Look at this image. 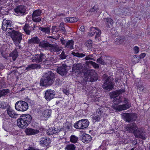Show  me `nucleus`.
I'll return each instance as SVG.
<instances>
[{
	"label": "nucleus",
	"instance_id": "nucleus-1",
	"mask_svg": "<svg viewBox=\"0 0 150 150\" xmlns=\"http://www.w3.org/2000/svg\"><path fill=\"white\" fill-rule=\"evenodd\" d=\"M55 78L54 74L52 71L45 73L40 80V85L43 86H51L54 83Z\"/></svg>",
	"mask_w": 150,
	"mask_h": 150
},
{
	"label": "nucleus",
	"instance_id": "nucleus-2",
	"mask_svg": "<svg viewBox=\"0 0 150 150\" xmlns=\"http://www.w3.org/2000/svg\"><path fill=\"white\" fill-rule=\"evenodd\" d=\"M32 117L28 114H22L17 120V125L20 128L25 129L31 122Z\"/></svg>",
	"mask_w": 150,
	"mask_h": 150
},
{
	"label": "nucleus",
	"instance_id": "nucleus-3",
	"mask_svg": "<svg viewBox=\"0 0 150 150\" xmlns=\"http://www.w3.org/2000/svg\"><path fill=\"white\" fill-rule=\"evenodd\" d=\"M113 79L110 76H108L106 74L103 75V84L102 86L103 89L108 91H110L114 88L112 81Z\"/></svg>",
	"mask_w": 150,
	"mask_h": 150
},
{
	"label": "nucleus",
	"instance_id": "nucleus-4",
	"mask_svg": "<svg viewBox=\"0 0 150 150\" xmlns=\"http://www.w3.org/2000/svg\"><path fill=\"white\" fill-rule=\"evenodd\" d=\"M84 80L86 82H93L98 79L96 74L94 72L87 71L84 74Z\"/></svg>",
	"mask_w": 150,
	"mask_h": 150
},
{
	"label": "nucleus",
	"instance_id": "nucleus-5",
	"mask_svg": "<svg viewBox=\"0 0 150 150\" xmlns=\"http://www.w3.org/2000/svg\"><path fill=\"white\" fill-rule=\"evenodd\" d=\"M15 107L16 110L20 111H26L28 108V103L23 100H19L16 102Z\"/></svg>",
	"mask_w": 150,
	"mask_h": 150
},
{
	"label": "nucleus",
	"instance_id": "nucleus-6",
	"mask_svg": "<svg viewBox=\"0 0 150 150\" xmlns=\"http://www.w3.org/2000/svg\"><path fill=\"white\" fill-rule=\"evenodd\" d=\"M123 102L125 103V104L119 105L117 107H114L113 108V109L115 110L116 111H120L126 110L130 107L131 105L129 103V100L128 99L125 98Z\"/></svg>",
	"mask_w": 150,
	"mask_h": 150
},
{
	"label": "nucleus",
	"instance_id": "nucleus-7",
	"mask_svg": "<svg viewBox=\"0 0 150 150\" xmlns=\"http://www.w3.org/2000/svg\"><path fill=\"white\" fill-rule=\"evenodd\" d=\"M13 41H18L20 43L22 39V34L18 31L12 30L11 32L8 31Z\"/></svg>",
	"mask_w": 150,
	"mask_h": 150
},
{
	"label": "nucleus",
	"instance_id": "nucleus-8",
	"mask_svg": "<svg viewBox=\"0 0 150 150\" xmlns=\"http://www.w3.org/2000/svg\"><path fill=\"white\" fill-rule=\"evenodd\" d=\"M122 117L124 120L128 122L136 120L137 118V114L133 113H123Z\"/></svg>",
	"mask_w": 150,
	"mask_h": 150
},
{
	"label": "nucleus",
	"instance_id": "nucleus-9",
	"mask_svg": "<svg viewBox=\"0 0 150 150\" xmlns=\"http://www.w3.org/2000/svg\"><path fill=\"white\" fill-rule=\"evenodd\" d=\"M83 66L81 64H74L72 67V71L73 74L78 75L83 73L84 74L82 70Z\"/></svg>",
	"mask_w": 150,
	"mask_h": 150
},
{
	"label": "nucleus",
	"instance_id": "nucleus-10",
	"mask_svg": "<svg viewBox=\"0 0 150 150\" xmlns=\"http://www.w3.org/2000/svg\"><path fill=\"white\" fill-rule=\"evenodd\" d=\"M55 95V91L52 90H47L45 93L44 98L47 101H50L54 98Z\"/></svg>",
	"mask_w": 150,
	"mask_h": 150
},
{
	"label": "nucleus",
	"instance_id": "nucleus-11",
	"mask_svg": "<svg viewBox=\"0 0 150 150\" xmlns=\"http://www.w3.org/2000/svg\"><path fill=\"white\" fill-rule=\"evenodd\" d=\"M14 10L15 14L17 16L23 15L26 14V7L23 6H18Z\"/></svg>",
	"mask_w": 150,
	"mask_h": 150
},
{
	"label": "nucleus",
	"instance_id": "nucleus-12",
	"mask_svg": "<svg viewBox=\"0 0 150 150\" xmlns=\"http://www.w3.org/2000/svg\"><path fill=\"white\" fill-rule=\"evenodd\" d=\"M68 67L66 64H62L57 68V72L63 76L67 74Z\"/></svg>",
	"mask_w": 150,
	"mask_h": 150
},
{
	"label": "nucleus",
	"instance_id": "nucleus-13",
	"mask_svg": "<svg viewBox=\"0 0 150 150\" xmlns=\"http://www.w3.org/2000/svg\"><path fill=\"white\" fill-rule=\"evenodd\" d=\"M46 57L45 55L42 53H40V54H36L33 57V61L36 62H40L45 59Z\"/></svg>",
	"mask_w": 150,
	"mask_h": 150
},
{
	"label": "nucleus",
	"instance_id": "nucleus-14",
	"mask_svg": "<svg viewBox=\"0 0 150 150\" xmlns=\"http://www.w3.org/2000/svg\"><path fill=\"white\" fill-rule=\"evenodd\" d=\"M138 129L137 128V126L135 123H130L127 125L126 127V129L129 132L133 133L135 134L136 133V131Z\"/></svg>",
	"mask_w": 150,
	"mask_h": 150
},
{
	"label": "nucleus",
	"instance_id": "nucleus-15",
	"mask_svg": "<svg viewBox=\"0 0 150 150\" xmlns=\"http://www.w3.org/2000/svg\"><path fill=\"white\" fill-rule=\"evenodd\" d=\"M62 47H60L57 45L55 44H51L49 49V50L51 52H56L58 53V54H59V52L62 50Z\"/></svg>",
	"mask_w": 150,
	"mask_h": 150
},
{
	"label": "nucleus",
	"instance_id": "nucleus-16",
	"mask_svg": "<svg viewBox=\"0 0 150 150\" xmlns=\"http://www.w3.org/2000/svg\"><path fill=\"white\" fill-rule=\"evenodd\" d=\"M6 109L7 113L10 117L15 119L17 118L18 115L16 114L15 111L11 108L10 106L8 105Z\"/></svg>",
	"mask_w": 150,
	"mask_h": 150
},
{
	"label": "nucleus",
	"instance_id": "nucleus-17",
	"mask_svg": "<svg viewBox=\"0 0 150 150\" xmlns=\"http://www.w3.org/2000/svg\"><path fill=\"white\" fill-rule=\"evenodd\" d=\"M135 136L136 137L140 138L143 140H145L146 138V133L139 129H138L136 131Z\"/></svg>",
	"mask_w": 150,
	"mask_h": 150
},
{
	"label": "nucleus",
	"instance_id": "nucleus-18",
	"mask_svg": "<svg viewBox=\"0 0 150 150\" xmlns=\"http://www.w3.org/2000/svg\"><path fill=\"white\" fill-rule=\"evenodd\" d=\"M125 90L124 89H120L117 90L115 91L110 93V95L111 98H115L118 97L119 95L122 94L125 92Z\"/></svg>",
	"mask_w": 150,
	"mask_h": 150
},
{
	"label": "nucleus",
	"instance_id": "nucleus-19",
	"mask_svg": "<svg viewBox=\"0 0 150 150\" xmlns=\"http://www.w3.org/2000/svg\"><path fill=\"white\" fill-rule=\"evenodd\" d=\"M62 131V129L57 127H52L47 131V133L49 135H53Z\"/></svg>",
	"mask_w": 150,
	"mask_h": 150
},
{
	"label": "nucleus",
	"instance_id": "nucleus-20",
	"mask_svg": "<svg viewBox=\"0 0 150 150\" xmlns=\"http://www.w3.org/2000/svg\"><path fill=\"white\" fill-rule=\"evenodd\" d=\"M103 20L106 27L107 28H110L112 27L114 22L112 18L108 17L104 18Z\"/></svg>",
	"mask_w": 150,
	"mask_h": 150
},
{
	"label": "nucleus",
	"instance_id": "nucleus-21",
	"mask_svg": "<svg viewBox=\"0 0 150 150\" xmlns=\"http://www.w3.org/2000/svg\"><path fill=\"white\" fill-rule=\"evenodd\" d=\"M26 134L28 135H31L36 134L39 132V131L37 129H33L28 128L25 130Z\"/></svg>",
	"mask_w": 150,
	"mask_h": 150
},
{
	"label": "nucleus",
	"instance_id": "nucleus-22",
	"mask_svg": "<svg viewBox=\"0 0 150 150\" xmlns=\"http://www.w3.org/2000/svg\"><path fill=\"white\" fill-rule=\"evenodd\" d=\"M50 143V141L49 138L47 137L42 138L41 139L40 141V144L44 147L47 146Z\"/></svg>",
	"mask_w": 150,
	"mask_h": 150
},
{
	"label": "nucleus",
	"instance_id": "nucleus-23",
	"mask_svg": "<svg viewBox=\"0 0 150 150\" xmlns=\"http://www.w3.org/2000/svg\"><path fill=\"white\" fill-rule=\"evenodd\" d=\"M92 138L91 135L86 134H83L81 137V140L83 143H87L91 140Z\"/></svg>",
	"mask_w": 150,
	"mask_h": 150
},
{
	"label": "nucleus",
	"instance_id": "nucleus-24",
	"mask_svg": "<svg viewBox=\"0 0 150 150\" xmlns=\"http://www.w3.org/2000/svg\"><path fill=\"white\" fill-rule=\"evenodd\" d=\"M51 45V44H50L47 41L42 40L40 41L39 46L42 48H47L49 49Z\"/></svg>",
	"mask_w": 150,
	"mask_h": 150
},
{
	"label": "nucleus",
	"instance_id": "nucleus-25",
	"mask_svg": "<svg viewBox=\"0 0 150 150\" xmlns=\"http://www.w3.org/2000/svg\"><path fill=\"white\" fill-rule=\"evenodd\" d=\"M40 42V40L37 36L33 37L28 41V44L32 43L39 44Z\"/></svg>",
	"mask_w": 150,
	"mask_h": 150
},
{
	"label": "nucleus",
	"instance_id": "nucleus-26",
	"mask_svg": "<svg viewBox=\"0 0 150 150\" xmlns=\"http://www.w3.org/2000/svg\"><path fill=\"white\" fill-rule=\"evenodd\" d=\"M40 67H41L40 65H38L36 64H33L28 65V67L26 68L25 70L28 71L31 69H40Z\"/></svg>",
	"mask_w": 150,
	"mask_h": 150
},
{
	"label": "nucleus",
	"instance_id": "nucleus-27",
	"mask_svg": "<svg viewBox=\"0 0 150 150\" xmlns=\"http://www.w3.org/2000/svg\"><path fill=\"white\" fill-rule=\"evenodd\" d=\"M51 114V110L50 109H47L43 112L42 116L43 117L48 118L50 117Z\"/></svg>",
	"mask_w": 150,
	"mask_h": 150
},
{
	"label": "nucleus",
	"instance_id": "nucleus-28",
	"mask_svg": "<svg viewBox=\"0 0 150 150\" xmlns=\"http://www.w3.org/2000/svg\"><path fill=\"white\" fill-rule=\"evenodd\" d=\"M74 41L72 40H69L67 42L65 47L69 49H74Z\"/></svg>",
	"mask_w": 150,
	"mask_h": 150
},
{
	"label": "nucleus",
	"instance_id": "nucleus-29",
	"mask_svg": "<svg viewBox=\"0 0 150 150\" xmlns=\"http://www.w3.org/2000/svg\"><path fill=\"white\" fill-rule=\"evenodd\" d=\"M18 56V53L16 49H15L14 51L9 54V56L12 57L13 60L15 61Z\"/></svg>",
	"mask_w": 150,
	"mask_h": 150
},
{
	"label": "nucleus",
	"instance_id": "nucleus-30",
	"mask_svg": "<svg viewBox=\"0 0 150 150\" xmlns=\"http://www.w3.org/2000/svg\"><path fill=\"white\" fill-rule=\"evenodd\" d=\"M85 64H86V65L88 66H89V64H91V65L93 66V67L95 69L99 68V65L98 64L92 61H86L85 62Z\"/></svg>",
	"mask_w": 150,
	"mask_h": 150
},
{
	"label": "nucleus",
	"instance_id": "nucleus-31",
	"mask_svg": "<svg viewBox=\"0 0 150 150\" xmlns=\"http://www.w3.org/2000/svg\"><path fill=\"white\" fill-rule=\"evenodd\" d=\"M83 121V119L80 120L77 122L74 125V127L79 129H82V121Z\"/></svg>",
	"mask_w": 150,
	"mask_h": 150
},
{
	"label": "nucleus",
	"instance_id": "nucleus-32",
	"mask_svg": "<svg viewBox=\"0 0 150 150\" xmlns=\"http://www.w3.org/2000/svg\"><path fill=\"white\" fill-rule=\"evenodd\" d=\"M122 99L121 96L117 97L114 98L113 102L115 105H118L122 102Z\"/></svg>",
	"mask_w": 150,
	"mask_h": 150
},
{
	"label": "nucleus",
	"instance_id": "nucleus-33",
	"mask_svg": "<svg viewBox=\"0 0 150 150\" xmlns=\"http://www.w3.org/2000/svg\"><path fill=\"white\" fill-rule=\"evenodd\" d=\"M50 27L43 28L42 27H39V29L40 30L46 34H49L50 33Z\"/></svg>",
	"mask_w": 150,
	"mask_h": 150
},
{
	"label": "nucleus",
	"instance_id": "nucleus-34",
	"mask_svg": "<svg viewBox=\"0 0 150 150\" xmlns=\"http://www.w3.org/2000/svg\"><path fill=\"white\" fill-rule=\"evenodd\" d=\"M59 30L61 31L62 32L63 34H65L67 31L65 28L64 25L63 23H61L59 27V28H57Z\"/></svg>",
	"mask_w": 150,
	"mask_h": 150
},
{
	"label": "nucleus",
	"instance_id": "nucleus-35",
	"mask_svg": "<svg viewBox=\"0 0 150 150\" xmlns=\"http://www.w3.org/2000/svg\"><path fill=\"white\" fill-rule=\"evenodd\" d=\"M125 40V39L124 38L120 36H118L116 39L115 43L117 45L123 43Z\"/></svg>",
	"mask_w": 150,
	"mask_h": 150
},
{
	"label": "nucleus",
	"instance_id": "nucleus-36",
	"mask_svg": "<svg viewBox=\"0 0 150 150\" xmlns=\"http://www.w3.org/2000/svg\"><path fill=\"white\" fill-rule=\"evenodd\" d=\"M82 121V129L87 128L89 125V122L87 119H83Z\"/></svg>",
	"mask_w": 150,
	"mask_h": 150
},
{
	"label": "nucleus",
	"instance_id": "nucleus-37",
	"mask_svg": "<svg viewBox=\"0 0 150 150\" xmlns=\"http://www.w3.org/2000/svg\"><path fill=\"white\" fill-rule=\"evenodd\" d=\"M10 91L8 89H3L1 90H0V98L7 95V94L10 92Z\"/></svg>",
	"mask_w": 150,
	"mask_h": 150
},
{
	"label": "nucleus",
	"instance_id": "nucleus-38",
	"mask_svg": "<svg viewBox=\"0 0 150 150\" xmlns=\"http://www.w3.org/2000/svg\"><path fill=\"white\" fill-rule=\"evenodd\" d=\"M76 146L73 144H71L67 145L65 148L66 150H75Z\"/></svg>",
	"mask_w": 150,
	"mask_h": 150
},
{
	"label": "nucleus",
	"instance_id": "nucleus-39",
	"mask_svg": "<svg viewBox=\"0 0 150 150\" xmlns=\"http://www.w3.org/2000/svg\"><path fill=\"white\" fill-rule=\"evenodd\" d=\"M71 54L74 56L79 58H82L86 56V55L83 53H79L78 52H73Z\"/></svg>",
	"mask_w": 150,
	"mask_h": 150
},
{
	"label": "nucleus",
	"instance_id": "nucleus-40",
	"mask_svg": "<svg viewBox=\"0 0 150 150\" xmlns=\"http://www.w3.org/2000/svg\"><path fill=\"white\" fill-rule=\"evenodd\" d=\"M67 56V55L65 54V52L63 50L62 51L61 54L59 55V59L61 60L66 59Z\"/></svg>",
	"mask_w": 150,
	"mask_h": 150
},
{
	"label": "nucleus",
	"instance_id": "nucleus-41",
	"mask_svg": "<svg viewBox=\"0 0 150 150\" xmlns=\"http://www.w3.org/2000/svg\"><path fill=\"white\" fill-rule=\"evenodd\" d=\"M85 45L88 49H90L92 45V41L91 40H89L85 42Z\"/></svg>",
	"mask_w": 150,
	"mask_h": 150
},
{
	"label": "nucleus",
	"instance_id": "nucleus-42",
	"mask_svg": "<svg viewBox=\"0 0 150 150\" xmlns=\"http://www.w3.org/2000/svg\"><path fill=\"white\" fill-rule=\"evenodd\" d=\"M78 140V138L74 135H71L70 137V141L72 143H76Z\"/></svg>",
	"mask_w": 150,
	"mask_h": 150
},
{
	"label": "nucleus",
	"instance_id": "nucleus-43",
	"mask_svg": "<svg viewBox=\"0 0 150 150\" xmlns=\"http://www.w3.org/2000/svg\"><path fill=\"white\" fill-rule=\"evenodd\" d=\"M128 11L127 9L124 8L120 9L119 11V14L120 16L126 15L127 12Z\"/></svg>",
	"mask_w": 150,
	"mask_h": 150
},
{
	"label": "nucleus",
	"instance_id": "nucleus-44",
	"mask_svg": "<svg viewBox=\"0 0 150 150\" xmlns=\"http://www.w3.org/2000/svg\"><path fill=\"white\" fill-rule=\"evenodd\" d=\"M96 28L91 27L90 28L89 35L91 36H93L95 34Z\"/></svg>",
	"mask_w": 150,
	"mask_h": 150
},
{
	"label": "nucleus",
	"instance_id": "nucleus-45",
	"mask_svg": "<svg viewBox=\"0 0 150 150\" xmlns=\"http://www.w3.org/2000/svg\"><path fill=\"white\" fill-rule=\"evenodd\" d=\"M41 13L40 10H36L33 12L32 16H34V18L35 16H39L41 15Z\"/></svg>",
	"mask_w": 150,
	"mask_h": 150
},
{
	"label": "nucleus",
	"instance_id": "nucleus-46",
	"mask_svg": "<svg viewBox=\"0 0 150 150\" xmlns=\"http://www.w3.org/2000/svg\"><path fill=\"white\" fill-rule=\"evenodd\" d=\"M140 59L139 57H138L137 55H135L133 56L132 58L133 62H134L135 63L139 62Z\"/></svg>",
	"mask_w": 150,
	"mask_h": 150
},
{
	"label": "nucleus",
	"instance_id": "nucleus-47",
	"mask_svg": "<svg viewBox=\"0 0 150 150\" xmlns=\"http://www.w3.org/2000/svg\"><path fill=\"white\" fill-rule=\"evenodd\" d=\"M8 106V105L7 103L4 102H2L0 101V108L3 109L6 108Z\"/></svg>",
	"mask_w": 150,
	"mask_h": 150
},
{
	"label": "nucleus",
	"instance_id": "nucleus-48",
	"mask_svg": "<svg viewBox=\"0 0 150 150\" xmlns=\"http://www.w3.org/2000/svg\"><path fill=\"white\" fill-rule=\"evenodd\" d=\"M32 19L33 21L35 22H39L41 21V18L38 16H35L34 18V16H32Z\"/></svg>",
	"mask_w": 150,
	"mask_h": 150
},
{
	"label": "nucleus",
	"instance_id": "nucleus-49",
	"mask_svg": "<svg viewBox=\"0 0 150 150\" xmlns=\"http://www.w3.org/2000/svg\"><path fill=\"white\" fill-rule=\"evenodd\" d=\"M95 33H96V35L95 36V39H96L100 37L101 33V31L99 29L96 28Z\"/></svg>",
	"mask_w": 150,
	"mask_h": 150
},
{
	"label": "nucleus",
	"instance_id": "nucleus-50",
	"mask_svg": "<svg viewBox=\"0 0 150 150\" xmlns=\"http://www.w3.org/2000/svg\"><path fill=\"white\" fill-rule=\"evenodd\" d=\"M96 62L98 63H99L102 65L106 64V63L105 62L104 60L101 57H100L97 59L96 60Z\"/></svg>",
	"mask_w": 150,
	"mask_h": 150
},
{
	"label": "nucleus",
	"instance_id": "nucleus-51",
	"mask_svg": "<svg viewBox=\"0 0 150 150\" xmlns=\"http://www.w3.org/2000/svg\"><path fill=\"white\" fill-rule=\"evenodd\" d=\"M71 127V124L70 123H67V126L66 127H63L62 128V129L63 130H69L70 129V127Z\"/></svg>",
	"mask_w": 150,
	"mask_h": 150
},
{
	"label": "nucleus",
	"instance_id": "nucleus-52",
	"mask_svg": "<svg viewBox=\"0 0 150 150\" xmlns=\"http://www.w3.org/2000/svg\"><path fill=\"white\" fill-rule=\"evenodd\" d=\"M42 64L46 66L49 65L50 64V62L49 60L46 59H45V60H43L42 62Z\"/></svg>",
	"mask_w": 150,
	"mask_h": 150
},
{
	"label": "nucleus",
	"instance_id": "nucleus-53",
	"mask_svg": "<svg viewBox=\"0 0 150 150\" xmlns=\"http://www.w3.org/2000/svg\"><path fill=\"white\" fill-rule=\"evenodd\" d=\"M69 23H74L77 22L78 21V19L75 17H69Z\"/></svg>",
	"mask_w": 150,
	"mask_h": 150
},
{
	"label": "nucleus",
	"instance_id": "nucleus-54",
	"mask_svg": "<svg viewBox=\"0 0 150 150\" xmlns=\"http://www.w3.org/2000/svg\"><path fill=\"white\" fill-rule=\"evenodd\" d=\"M98 10L97 6H94L90 9V11L91 12H97Z\"/></svg>",
	"mask_w": 150,
	"mask_h": 150
},
{
	"label": "nucleus",
	"instance_id": "nucleus-55",
	"mask_svg": "<svg viewBox=\"0 0 150 150\" xmlns=\"http://www.w3.org/2000/svg\"><path fill=\"white\" fill-rule=\"evenodd\" d=\"M3 22L6 25L7 27L11 26V24L10 23V21L5 20L4 19V20Z\"/></svg>",
	"mask_w": 150,
	"mask_h": 150
},
{
	"label": "nucleus",
	"instance_id": "nucleus-56",
	"mask_svg": "<svg viewBox=\"0 0 150 150\" xmlns=\"http://www.w3.org/2000/svg\"><path fill=\"white\" fill-rule=\"evenodd\" d=\"M133 50L135 54L138 53L139 51V48L138 47L135 46L133 48Z\"/></svg>",
	"mask_w": 150,
	"mask_h": 150
},
{
	"label": "nucleus",
	"instance_id": "nucleus-57",
	"mask_svg": "<svg viewBox=\"0 0 150 150\" xmlns=\"http://www.w3.org/2000/svg\"><path fill=\"white\" fill-rule=\"evenodd\" d=\"M55 85L57 86L59 85H60L62 84V82L59 79H57L55 81Z\"/></svg>",
	"mask_w": 150,
	"mask_h": 150
},
{
	"label": "nucleus",
	"instance_id": "nucleus-58",
	"mask_svg": "<svg viewBox=\"0 0 150 150\" xmlns=\"http://www.w3.org/2000/svg\"><path fill=\"white\" fill-rule=\"evenodd\" d=\"M100 114L97 115L95 117V120L97 121H99L100 119Z\"/></svg>",
	"mask_w": 150,
	"mask_h": 150
},
{
	"label": "nucleus",
	"instance_id": "nucleus-59",
	"mask_svg": "<svg viewBox=\"0 0 150 150\" xmlns=\"http://www.w3.org/2000/svg\"><path fill=\"white\" fill-rule=\"evenodd\" d=\"M23 29L26 33L28 35H29L31 32V30H29V28H23Z\"/></svg>",
	"mask_w": 150,
	"mask_h": 150
},
{
	"label": "nucleus",
	"instance_id": "nucleus-60",
	"mask_svg": "<svg viewBox=\"0 0 150 150\" xmlns=\"http://www.w3.org/2000/svg\"><path fill=\"white\" fill-rule=\"evenodd\" d=\"M137 89L139 90L140 91H142L144 89V87L142 85H139L137 86Z\"/></svg>",
	"mask_w": 150,
	"mask_h": 150
},
{
	"label": "nucleus",
	"instance_id": "nucleus-61",
	"mask_svg": "<svg viewBox=\"0 0 150 150\" xmlns=\"http://www.w3.org/2000/svg\"><path fill=\"white\" fill-rule=\"evenodd\" d=\"M60 41L62 45H65L66 43V41L64 40L63 38L62 37L60 39Z\"/></svg>",
	"mask_w": 150,
	"mask_h": 150
},
{
	"label": "nucleus",
	"instance_id": "nucleus-62",
	"mask_svg": "<svg viewBox=\"0 0 150 150\" xmlns=\"http://www.w3.org/2000/svg\"><path fill=\"white\" fill-rule=\"evenodd\" d=\"M2 29L3 30H6L7 29V27L5 24L2 22Z\"/></svg>",
	"mask_w": 150,
	"mask_h": 150
},
{
	"label": "nucleus",
	"instance_id": "nucleus-63",
	"mask_svg": "<svg viewBox=\"0 0 150 150\" xmlns=\"http://www.w3.org/2000/svg\"><path fill=\"white\" fill-rule=\"evenodd\" d=\"M3 128L5 131H7L8 130V126H7L6 124H4V123H3Z\"/></svg>",
	"mask_w": 150,
	"mask_h": 150
},
{
	"label": "nucleus",
	"instance_id": "nucleus-64",
	"mask_svg": "<svg viewBox=\"0 0 150 150\" xmlns=\"http://www.w3.org/2000/svg\"><path fill=\"white\" fill-rule=\"evenodd\" d=\"M146 54L145 53H142L140 54L139 57L140 59L144 58L146 56Z\"/></svg>",
	"mask_w": 150,
	"mask_h": 150
}]
</instances>
